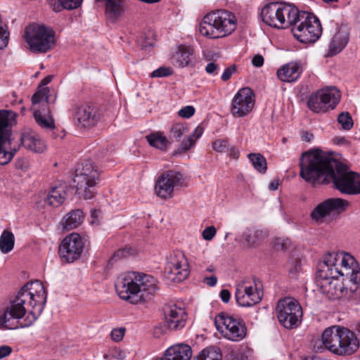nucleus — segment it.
Masks as SVG:
<instances>
[{"label":"nucleus","instance_id":"4d7b16f0","mask_svg":"<svg viewBox=\"0 0 360 360\" xmlns=\"http://www.w3.org/2000/svg\"><path fill=\"white\" fill-rule=\"evenodd\" d=\"M252 64L257 68L262 67L264 64L263 56L259 54L255 56L252 60Z\"/></svg>","mask_w":360,"mask_h":360},{"label":"nucleus","instance_id":"4be33fe9","mask_svg":"<svg viewBox=\"0 0 360 360\" xmlns=\"http://www.w3.org/2000/svg\"><path fill=\"white\" fill-rule=\"evenodd\" d=\"M0 136V165H5L8 164L18 151V148H13L7 150L6 145H11V124L7 129H4Z\"/></svg>","mask_w":360,"mask_h":360},{"label":"nucleus","instance_id":"a18cd8bd","mask_svg":"<svg viewBox=\"0 0 360 360\" xmlns=\"http://www.w3.org/2000/svg\"><path fill=\"white\" fill-rule=\"evenodd\" d=\"M229 143L227 139H217L212 143V148L217 153H227Z\"/></svg>","mask_w":360,"mask_h":360},{"label":"nucleus","instance_id":"8fccbe9b","mask_svg":"<svg viewBox=\"0 0 360 360\" xmlns=\"http://www.w3.org/2000/svg\"><path fill=\"white\" fill-rule=\"evenodd\" d=\"M195 113V108L191 105H187L179 110L178 115L184 118H189Z\"/></svg>","mask_w":360,"mask_h":360},{"label":"nucleus","instance_id":"9b49d317","mask_svg":"<svg viewBox=\"0 0 360 360\" xmlns=\"http://www.w3.org/2000/svg\"><path fill=\"white\" fill-rule=\"evenodd\" d=\"M214 324L217 330L221 332L225 338L231 341H240L247 335L244 321L224 312H221L215 316Z\"/></svg>","mask_w":360,"mask_h":360},{"label":"nucleus","instance_id":"680f3d73","mask_svg":"<svg viewBox=\"0 0 360 360\" xmlns=\"http://www.w3.org/2000/svg\"><path fill=\"white\" fill-rule=\"evenodd\" d=\"M301 138L305 142H310L313 139L314 135L309 131H303L301 132Z\"/></svg>","mask_w":360,"mask_h":360},{"label":"nucleus","instance_id":"a19ab883","mask_svg":"<svg viewBox=\"0 0 360 360\" xmlns=\"http://www.w3.org/2000/svg\"><path fill=\"white\" fill-rule=\"evenodd\" d=\"M15 115L11 110H0V133L7 129L11 125L10 121L15 117ZM1 136V134H0Z\"/></svg>","mask_w":360,"mask_h":360},{"label":"nucleus","instance_id":"39448f33","mask_svg":"<svg viewBox=\"0 0 360 360\" xmlns=\"http://www.w3.org/2000/svg\"><path fill=\"white\" fill-rule=\"evenodd\" d=\"M322 342L328 350L340 356H351L359 348V340L355 332L340 326L326 328L322 334Z\"/></svg>","mask_w":360,"mask_h":360},{"label":"nucleus","instance_id":"13d9d810","mask_svg":"<svg viewBox=\"0 0 360 360\" xmlns=\"http://www.w3.org/2000/svg\"><path fill=\"white\" fill-rule=\"evenodd\" d=\"M129 248L127 249H121L119 250L116 253H115L114 256L112 257V259H120L122 257H125L127 255L129 254Z\"/></svg>","mask_w":360,"mask_h":360},{"label":"nucleus","instance_id":"3c124183","mask_svg":"<svg viewBox=\"0 0 360 360\" xmlns=\"http://www.w3.org/2000/svg\"><path fill=\"white\" fill-rule=\"evenodd\" d=\"M216 229L211 226L205 228L202 231V238L206 240H211L216 235Z\"/></svg>","mask_w":360,"mask_h":360},{"label":"nucleus","instance_id":"37998d69","mask_svg":"<svg viewBox=\"0 0 360 360\" xmlns=\"http://www.w3.org/2000/svg\"><path fill=\"white\" fill-rule=\"evenodd\" d=\"M339 124L345 130H349L353 127V120L347 112H341L338 117Z\"/></svg>","mask_w":360,"mask_h":360},{"label":"nucleus","instance_id":"f3484780","mask_svg":"<svg viewBox=\"0 0 360 360\" xmlns=\"http://www.w3.org/2000/svg\"><path fill=\"white\" fill-rule=\"evenodd\" d=\"M84 243L81 236L76 233L67 236L59 246L61 258L70 263L79 259L83 252Z\"/></svg>","mask_w":360,"mask_h":360},{"label":"nucleus","instance_id":"2eb2a0df","mask_svg":"<svg viewBox=\"0 0 360 360\" xmlns=\"http://www.w3.org/2000/svg\"><path fill=\"white\" fill-rule=\"evenodd\" d=\"M77 124L81 127H91L101 120V111L98 106L91 103L77 104L73 108Z\"/></svg>","mask_w":360,"mask_h":360},{"label":"nucleus","instance_id":"6e6552de","mask_svg":"<svg viewBox=\"0 0 360 360\" xmlns=\"http://www.w3.org/2000/svg\"><path fill=\"white\" fill-rule=\"evenodd\" d=\"M54 36V31L43 25H30L25 32V39L33 53H46L51 50L55 44Z\"/></svg>","mask_w":360,"mask_h":360},{"label":"nucleus","instance_id":"c03bdc74","mask_svg":"<svg viewBox=\"0 0 360 360\" xmlns=\"http://www.w3.org/2000/svg\"><path fill=\"white\" fill-rule=\"evenodd\" d=\"M49 89L48 88H41L39 89L32 97V102L34 105L45 101L48 103L49 100Z\"/></svg>","mask_w":360,"mask_h":360},{"label":"nucleus","instance_id":"b1692460","mask_svg":"<svg viewBox=\"0 0 360 360\" xmlns=\"http://www.w3.org/2000/svg\"><path fill=\"white\" fill-rule=\"evenodd\" d=\"M194 59L193 49L184 45H180L171 58L172 64L179 68L193 65Z\"/></svg>","mask_w":360,"mask_h":360},{"label":"nucleus","instance_id":"4468645a","mask_svg":"<svg viewBox=\"0 0 360 360\" xmlns=\"http://www.w3.org/2000/svg\"><path fill=\"white\" fill-rule=\"evenodd\" d=\"M167 278L174 282H181L188 274V264L185 255L181 252H174L168 257L165 268Z\"/></svg>","mask_w":360,"mask_h":360},{"label":"nucleus","instance_id":"58836bf2","mask_svg":"<svg viewBox=\"0 0 360 360\" xmlns=\"http://www.w3.org/2000/svg\"><path fill=\"white\" fill-rule=\"evenodd\" d=\"M149 144L156 148L164 150L166 148L169 141L160 133H153L146 136Z\"/></svg>","mask_w":360,"mask_h":360},{"label":"nucleus","instance_id":"0e129e2a","mask_svg":"<svg viewBox=\"0 0 360 360\" xmlns=\"http://www.w3.org/2000/svg\"><path fill=\"white\" fill-rule=\"evenodd\" d=\"M279 181L278 179H274L269 185V188L271 191H276L278 188Z\"/></svg>","mask_w":360,"mask_h":360},{"label":"nucleus","instance_id":"6e6d98bb","mask_svg":"<svg viewBox=\"0 0 360 360\" xmlns=\"http://www.w3.org/2000/svg\"><path fill=\"white\" fill-rule=\"evenodd\" d=\"M218 68L219 65L217 64L214 62H210L207 65L205 70L208 74L217 75V72L216 71L217 70Z\"/></svg>","mask_w":360,"mask_h":360},{"label":"nucleus","instance_id":"69168bd1","mask_svg":"<svg viewBox=\"0 0 360 360\" xmlns=\"http://www.w3.org/2000/svg\"><path fill=\"white\" fill-rule=\"evenodd\" d=\"M333 142L337 145H343L347 143V139L344 137H335L333 139Z\"/></svg>","mask_w":360,"mask_h":360},{"label":"nucleus","instance_id":"bf43d9fd","mask_svg":"<svg viewBox=\"0 0 360 360\" xmlns=\"http://www.w3.org/2000/svg\"><path fill=\"white\" fill-rule=\"evenodd\" d=\"M220 297L224 303H227L230 300L231 293L228 290L223 289L220 292Z\"/></svg>","mask_w":360,"mask_h":360},{"label":"nucleus","instance_id":"f8f14e48","mask_svg":"<svg viewBox=\"0 0 360 360\" xmlns=\"http://www.w3.org/2000/svg\"><path fill=\"white\" fill-rule=\"evenodd\" d=\"M235 296L240 306L251 307L262 300L263 292L255 279H245L237 284Z\"/></svg>","mask_w":360,"mask_h":360},{"label":"nucleus","instance_id":"a211bd4d","mask_svg":"<svg viewBox=\"0 0 360 360\" xmlns=\"http://www.w3.org/2000/svg\"><path fill=\"white\" fill-rule=\"evenodd\" d=\"M255 95L249 87L240 89L234 96L231 103V113L234 117H242L248 115L255 105Z\"/></svg>","mask_w":360,"mask_h":360},{"label":"nucleus","instance_id":"5fc2aeb1","mask_svg":"<svg viewBox=\"0 0 360 360\" xmlns=\"http://www.w3.org/2000/svg\"><path fill=\"white\" fill-rule=\"evenodd\" d=\"M13 349L11 347L8 345H2L0 347V359H4L12 352Z\"/></svg>","mask_w":360,"mask_h":360},{"label":"nucleus","instance_id":"864d4df0","mask_svg":"<svg viewBox=\"0 0 360 360\" xmlns=\"http://www.w3.org/2000/svg\"><path fill=\"white\" fill-rule=\"evenodd\" d=\"M235 70H236L235 65H232V66H229V67L226 68L224 70V72L222 73L221 79L224 82L228 81L231 78L232 75L234 73Z\"/></svg>","mask_w":360,"mask_h":360},{"label":"nucleus","instance_id":"aec40b11","mask_svg":"<svg viewBox=\"0 0 360 360\" xmlns=\"http://www.w3.org/2000/svg\"><path fill=\"white\" fill-rule=\"evenodd\" d=\"M282 4L273 2L266 4L261 11L263 22L269 26L283 28L281 17Z\"/></svg>","mask_w":360,"mask_h":360},{"label":"nucleus","instance_id":"9d476101","mask_svg":"<svg viewBox=\"0 0 360 360\" xmlns=\"http://www.w3.org/2000/svg\"><path fill=\"white\" fill-rule=\"evenodd\" d=\"M293 36L303 44L316 41L322 33L321 22L317 17L309 12H302L299 22L292 27Z\"/></svg>","mask_w":360,"mask_h":360},{"label":"nucleus","instance_id":"e433bc0d","mask_svg":"<svg viewBox=\"0 0 360 360\" xmlns=\"http://www.w3.org/2000/svg\"><path fill=\"white\" fill-rule=\"evenodd\" d=\"M193 360H222V354L217 347L203 349Z\"/></svg>","mask_w":360,"mask_h":360},{"label":"nucleus","instance_id":"bb28decb","mask_svg":"<svg viewBox=\"0 0 360 360\" xmlns=\"http://www.w3.org/2000/svg\"><path fill=\"white\" fill-rule=\"evenodd\" d=\"M281 18L283 28L289 26L295 27L301 18L303 11H300L297 8L290 4H283L281 6Z\"/></svg>","mask_w":360,"mask_h":360},{"label":"nucleus","instance_id":"5701e85b","mask_svg":"<svg viewBox=\"0 0 360 360\" xmlns=\"http://www.w3.org/2000/svg\"><path fill=\"white\" fill-rule=\"evenodd\" d=\"M302 71V64L300 61L290 62L277 70V76L283 82H293L300 77Z\"/></svg>","mask_w":360,"mask_h":360},{"label":"nucleus","instance_id":"a878e982","mask_svg":"<svg viewBox=\"0 0 360 360\" xmlns=\"http://www.w3.org/2000/svg\"><path fill=\"white\" fill-rule=\"evenodd\" d=\"M264 238L262 230L255 228H248L243 233L240 243L248 248L258 247Z\"/></svg>","mask_w":360,"mask_h":360},{"label":"nucleus","instance_id":"0eeeda50","mask_svg":"<svg viewBox=\"0 0 360 360\" xmlns=\"http://www.w3.org/2000/svg\"><path fill=\"white\" fill-rule=\"evenodd\" d=\"M98 180L97 170L90 161H85L75 169L73 186L79 196L84 199H91L94 196Z\"/></svg>","mask_w":360,"mask_h":360},{"label":"nucleus","instance_id":"393cba45","mask_svg":"<svg viewBox=\"0 0 360 360\" xmlns=\"http://www.w3.org/2000/svg\"><path fill=\"white\" fill-rule=\"evenodd\" d=\"M192 356L191 347L187 345L180 344L168 348L164 356V360H190Z\"/></svg>","mask_w":360,"mask_h":360},{"label":"nucleus","instance_id":"c756f323","mask_svg":"<svg viewBox=\"0 0 360 360\" xmlns=\"http://www.w3.org/2000/svg\"><path fill=\"white\" fill-rule=\"evenodd\" d=\"M349 34L345 29L340 28L333 37L329 44V51L331 55L340 53L347 45Z\"/></svg>","mask_w":360,"mask_h":360},{"label":"nucleus","instance_id":"6ab92c4d","mask_svg":"<svg viewBox=\"0 0 360 360\" xmlns=\"http://www.w3.org/2000/svg\"><path fill=\"white\" fill-rule=\"evenodd\" d=\"M167 326L171 330H179L184 327L186 314L184 309L176 304H169L164 307Z\"/></svg>","mask_w":360,"mask_h":360},{"label":"nucleus","instance_id":"cd10ccee","mask_svg":"<svg viewBox=\"0 0 360 360\" xmlns=\"http://www.w3.org/2000/svg\"><path fill=\"white\" fill-rule=\"evenodd\" d=\"M105 5L106 16L112 20H117L125 11L124 0H96Z\"/></svg>","mask_w":360,"mask_h":360},{"label":"nucleus","instance_id":"09e8293b","mask_svg":"<svg viewBox=\"0 0 360 360\" xmlns=\"http://www.w3.org/2000/svg\"><path fill=\"white\" fill-rule=\"evenodd\" d=\"M290 246V241L288 238H278L274 243V248L278 250H286Z\"/></svg>","mask_w":360,"mask_h":360},{"label":"nucleus","instance_id":"4c0bfd02","mask_svg":"<svg viewBox=\"0 0 360 360\" xmlns=\"http://www.w3.org/2000/svg\"><path fill=\"white\" fill-rule=\"evenodd\" d=\"M15 237L12 232L4 230L0 236V250L6 254L11 252L14 247Z\"/></svg>","mask_w":360,"mask_h":360},{"label":"nucleus","instance_id":"338daca9","mask_svg":"<svg viewBox=\"0 0 360 360\" xmlns=\"http://www.w3.org/2000/svg\"><path fill=\"white\" fill-rule=\"evenodd\" d=\"M52 79V76H47L41 81V84L44 86L48 84Z\"/></svg>","mask_w":360,"mask_h":360},{"label":"nucleus","instance_id":"2f4dec72","mask_svg":"<svg viewBox=\"0 0 360 360\" xmlns=\"http://www.w3.org/2000/svg\"><path fill=\"white\" fill-rule=\"evenodd\" d=\"M321 90L327 111L334 109L340 100L341 94L340 91L335 87H328Z\"/></svg>","mask_w":360,"mask_h":360},{"label":"nucleus","instance_id":"72a5a7b5","mask_svg":"<svg viewBox=\"0 0 360 360\" xmlns=\"http://www.w3.org/2000/svg\"><path fill=\"white\" fill-rule=\"evenodd\" d=\"M307 105L311 111L316 113L327 111L321 89L310 96Z\"/></svg>","mask_w":360,"mask_h":360},{"label":"nucleus","instance_id":"de8ad7c7","mask_svg":"<svg viewBox=\"0 0 360 360\" xmlns=\"http://www.w3.org/2000/svg\"><path fill=\"white\" fill-rule=\"evenodd\" d=\"M172 74V70L170 68L167 67H160L158 69L154 70L151 72V77H163L171 75Z\"/></svg>","mask_w":360,"mask_h":360},{"label":"nucleus","instance_id":"7c9ffc66","mask_svg":"<svg viewBox=\"0 0 360 360\" xmlns=\"http://www.w3.org/2000/svg\"><path fill=\"white\" fill-rule=\"evenodd\" d=\"M67 193L63 187H53L44 198V202L51 207H58L64 202Z\"/></svg>","mask_w":360,"mask_h":360},{"label":"nucleus","instance_id":"052dcab7","mask_svg":"<svg viewBox=\"0 0 360 360\" xmlns=\"http://www.w3.org/2000/svg\"><path fill=\"white\" fill-rule=\"evenodd\" d=\"M205 283L209 286H214L217 282V276L212 275L211 276H207L204 278Z\"/></svg>","mask_w":360,"mask_h":360},{"label":"nucleus","instance_id":"c85d7f7f","mask_svg":"<svg viewBox=\"0 0 360 360\" xmlns=\"http://www.w3.org/2000/svg\"><path fill=\"white\" fill-rule=\"evenodd\" d=\"M32 110L34 119L40 128L46 131L55 129V121L49 110L45 112L33 108Z\"/></svg>","mask_w":360,"mask_h":360},{"label":"nucleus","instance_id":"423d86ee","mask_svg":"<svg viewBox=\"0 0 360 360\" xmlns=\"http://www.w3.org/2000/svg\"><path fill=\"white\" fill-rule=\"evenodd\" d=\"M236 28L235 15L226 10H217L209 13L203 18L199 31L203 36L218 39L231 34Z\"/></svg>","mask_w":360,"mask_h":360},{"label":"nucleus","instance_id":"603ef678","mask_svg":"<svg viewBox=\"0 0 360 360\" xmlns=\"http://www.w3.org/2000/svg\"><path fill=\"white\" fill-rule=\"evenodd\" d=\"M124 332V328H115L111 331L110 335L115 342H120L123 338Z\"/></svg>","mask_w":360,"mask_h":360},{"label":"nucleus","instance_id":"412c9836","mask_svg":"<svg viewBox=\"0 0 360 360\" xmlns=\"http://www.w3.org/2000/svg\"><path fill=\"white\" fill-rule=\"evenodd\" d=\"M20 143L27 150L38 153H43L46 148L44 141L33 130H27L22 134Z\"/></svg>","mask_w":360,"mask_h":360},{"label":"nucleus","instance_id":"f03ea898","mask_svg":"<svg viewBox=\"0 0 360 360\" xmlns=\"http://www.w3.org/2000/svg\"><path fill=\"white\" fill-rule=\"evenodd\" d=\"M319 273L322 292L329 299L351 297L360 283V271L356 259L344 252L328 253Z\"/></svg>","mask_w":360,"mask_h":360},{"label":"nucleus","instance_id":"20e7f679","mask_svg":"<svg viewBox=\"0 0 360 360\" xmlns=\"http://www.w3.org/2000/svg\"><path fill=\"white\" fill-rule=\"evenodd\" d=\"M158 284V280L153 276L132 271L120 276L115 288L122 300L137 304L150 300L159 289Z\"/></svg>","mask_w":360,"mask_h":360},{"label":"nucleus","instance_id":"dca6fc26","mask_svg":"<svg viewBox=\"0 0 360 360\" xmlns=\"http://www.w3.org/2000/svg\"><path fill=\"white\" fill-rule=\"evenodd\" d=\"M181 180L182 174L179 172L169 170L163 172L155 182V193L162 199L172 198L174 188L181 184Z\"/></svg>","mask_w":360,"mask_h":360},{"label":"nucleus","instance_id":"c9c22d12","mask_svg":"<svg viewBox=\"0 0 360 360\" xmlns=\"http://www.w3.org/2000/svg\"><path fill=\"white\" fill-rule=\"evenodd\" d=\"M202 133L203 129L202 127H196L188 138L181 142L174 154H181L188 150L195 143L196 140L201 136Z\"/></svg>","mask_w":360,"mask_h":360},{"label":"nucleus","instance_id":"f704fd0d","mask_svg":"<svg viewBox=\"0 0 360 360\" xmlns=\"http://www.w3.org/2000/svg\"><path fill=\"white\" fill-rule=\"evenodd\" d=\"M83 0H52L51 6L55 12L65 10H74L81 6Z\"/></svg>","mask_w":360,"mask_h":360},{"label":"nucleus","instance_id":"49530a36","mask_svg":"<svg viewBox=\"0 0 360 360\" xmlns=\"http://www.w3.org/2000/svg\"><path fill=\"white\" fill-rule=\"evenodd\" d=\"M288 273L291 277H296L301 270V263L297 259H292L287 264Z\"/></svg>","mask_w":360,"mask_h":360},{"label":"nucleus","instance_id":"1a4fd4ad","mask_svg":"<svg viewBox=\"0 0 360 360\" xmlns=\"http://www.w3.org/2000/svg\"><path fill=\"white\" fill-rule=\"evenodd\" d=\"M278 322L286 329L297 328L302 323L303 311L299 302L292 297L280 300L276 307Z\"/></svg>","mask_w":360,"mask_h":360},{"label":"nucleus","instance_id":"774afa93","mask_svg":"<svg viewBox=\"0 0 360 360\" xmlns=\"http://www.w3.org/2000/svg\"><path fill=\"white\" fill-rule=\"evenodd\" d=\"M101 214V211L99 210H94L91 211V217L96 219L99 217Z\"/></svg>","mask_w":360,"mask_h":360},{"label":"nucleus","instance_id":"79ce46f5","mask_svg":"<svg viewBox=\"0 0 360 360\" xmlns=\"http://www.w3.org/2000/svg\"><path fill=\"white\" fill-rule=\"evenodd\" d=\"M185 131V127L182 124L176 123L172 125L169 134V143L179 141Z\"/></svg>","mask_w":360,"mask_h":360},{"label":"nucleus","instance_id":"f257e3e1","mask_svg":"<svg viewBox=\"0 0 360 360\" xmlns=\"http://www.w3.org/2000/svg\"><path fill=\"white\" fill-rule=\"evenodd\" d=\"M299 166L300 176L313 186L332 182L342 194H360V174L321 149L303 152Z\"/></svg>","mask_w":360,"mask_h":360},{"label":"nucleus","instance_id":"7ed1b4c3","mask_svg":"<svg viewBox=\"0 0 360 360\" xmlns=\"http://www.w3.org/2000/svg\"><path fill=\"white\" fill-rule=\"evenodd\" d=\"M46 302V293L42 283L39 281L27 282L20 288L10 304L0 310V328H16L17 326L12 321L20 319L27 311L28 315L21 326H30L41 313Z\"/></svg>","mask_w":360,"mask_h":360},{"label":"nucleus","instance_id":"e2e57ef3","mask_svg":"<svg viewBox=\"0 0 360 360\" xmlns=\"http://www.w3.org/2000/svg\"><path fill=\"white\" fill-rule=\"evenodd\" d=\"M227 153H229V155L235 159H238L240 155L238 149L230 145L229 146V151Z\"/></svg>","mask_w":360,"mask_h":360},{"label":"nucleus","instance_id":"ea45409f","mask_svg":"<svg viewBox=\"0 0 360 360\" xmlns=\"http://www.w3.org/2000/svg\"><path fill=\"white\" fill-rule=\"evenodd\" d=\"M248 158L254 168L260 173H265L267 170V163L265 158L260 153H250Z\"/></svg>","mask_w":360,"mask_h":360},{"label":"nucleus","instance_id":"473e14b6","mask_svg":"<svg viewBox=\"0 0 360 360\" xmlns=\"http://www.w3.org/2000/svg\"><path fill=\"white\" fill-rule=\"evenodd\" d=\"M84 215L80 210H75L70 212L63 221V228L65 230H71L78 227L83 221Z\"/></svg>","mask_w":360,"mask_h":360},{"label":"nucleus","instance_id":"ddd939ff","mask_svg":"<svg viewBox=\"0 0 360 360\" xmlns=\"http://www.w3.org/2000/svg\"><path fill=\"white\" fill-rule=\"evenodd\" d=\"M349 202L339 198H328L318 204L311 212V217L317 223H323L326 217L338 215L346 210Z\"/></svg>","mask_w":360,"mask_h":360}]
</instances>
